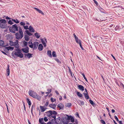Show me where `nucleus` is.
<instances>
[{"instance_id":"1","label":"nucleus","mask_w":124,"mask_h":124,"mask_svg":"<svg viewBox=\"0 0 124 124\" xmlns=\"http://www.w3.org/2000/svg\"><path fill=\"white\" fill-rule=\"evenodd\" d=\"M23 36V31L21 27H19V33L16 32L15 34V38L18 39H22Z\"/></svg>"},{"instance_id":"2","label":"nucleus","mask_w":124,"mask_h":124,"mask_svg":"<svg viewBox=\"0 0 124 124\" xmlns=\"http://www.w3.org/2000/svg\"><path fill=\"white\" fill-rule=\"evenodd\" d=\"M29 94L31 96L39 101H40L41 100V97L40 96L38 95L35 92L32 91V90H30L29 91Z\"/></svg>"},{"instance_id":"3","label":"nucleus","mask_w":124,"mask_h":124,"mask_svg":"<svg viewBox=\"0 0 124 124\" xmlns=\"http://www.w3.org/2000/svg\"><path fill=\"white\" fill-rule=\"evenodd\" d=\"M19 27H21L19 26H18L16 24H15L13 25L12 27H10L9 28V30L11 32L15 33L16 31H18Z\"/></svg>"},{"instance_id":"4","label":"nucleus","mask_w":124,"mask_h":124,"mask_svg":"<svg viewBox=\"0 0 124 124\" xmlns=\"http://www.w3.org/2000/svg\"><path fill=\"white\" fill-rule=\"evenodd\" d=\"M6 21L4 19H2L0 23V28L2 29H5L7 27L6 24Z\"/></svg>"},{"instance_id":"5","label":"nucleus","mask_w":124,"mask_h":124,"mask_svg":"<svg viewBox=\"0 0 124 124\" xmlns=\"http://www.w3.org/2000/svg\"><path fill=\"white\" fill-rule=\"evenodd\" d=\"M17 52L14 53V54L16 56L22 58L23 57V54L21 52V50L18 49Z\"/></svg>"},{"instance_id":"6","label":"nucleus","mask_w":124,"mask_h":124,"mask_svg":"<svg viewBox=\"0 0 124 124\" xmlns=\"http://www.w3.org/2000/svg\"><path fill=\"white\" fill-rule=\"evenodd\" d=\"M29 48L28 47H26L24 48L21 49V50L23 51L24 53H27L29 52Z\"/></svg>"},{"instance_id":"7","label":"nucleus","mask_w":124,"mask_h":124,"mask_svg":"<svg viewBox=\"0 0 124 124\" xmlns=\"http://www.w3.org/2000/svg\"><path fill=\"white\" fill-rule=\"evenodd\" d=\"M14 46L16 48H18L19 47V44H18V41L17 40H16V41L14 42Z\"/></svg>"},{"instance_id":"8","label":"nucleus","mask_w":124,"mask_h":124,"mask_svg":"<svg viewBox=\"0 0 124 124\" xmlns=\"http://www.w3.org/2000/svg\"><path fill=\"white\" fill-rule=\"evenodd\" d=\"M39 45V43L38 42H34L33 44V49H36L38 47Z\"/></svg>"},{"instance_id":"9","label":"nucleus","mask_w":124,"mask_h":124,"mask_svg":"<svg viewBox=\"0 0 124 124\" xmlns=\"http://www.w3.org/2000/svg\"><path fill=\"white\" fill-rule=\"evenodd\" d=\"M64 107L62 103H60L57 105V108L60 109H63Z\"/></svg>"},{"instance_id":"10","label":"nucleus","mask_w":124,"mask_h":124,"mask_svg":"<svg viewBox=\"0 0 124 124\" xmlns=\"http://www.w3.org/2000/svg\"><path fill=\"white\" fill-rule=\"evenodd\" d=\"M32 54H31L29 53H27V54H24V55L25 56V57L26 58H27L26 57H27L29 59L31 57H32Z\"/></svg>"},{"instance_id":"11","label":"nucleus","mask_w":124,"mask_h":124,"mask_svg":"<svg viewBox=\"0 0 124 124\" xmlns=\"http://www.w3.org/2000/svg\"><path fill=\"white\" fill-rule=\"evenodd\" d=\"M40 107L41 112H44L46 109V108L45 107V106H40Z\"/></svg>"},{"instance_id":"12","label":"nucleus","mask_w":124,"mask_h":124,"mask_svg":"<svg viewBox=\"0 0 124 124\" xmlns=\"http://www.w3.org/2000/svg\"><path fill=\"white\" fill-rule=\"evenodd\" d=\"M43 46L42 44H39L38 47V50L40 51H41L43 50Z\"/></svg>"},{"instance_id":"13","label":"nucleus","mask_w":124,"mask_h":124,"mask_svg":"<svg viewBox=\"0 0 124 124\" xmlns=\"http://www.w3.org/2000/svg\"><path fill=\"white\" fill-rule=\"evenodd\" d=\"M78 89L80 90L83 91L84 90V87L82 85H78Z\"/></svg>"},{"instance_id":"14","label":"nucleus","mask_w":124,"mask_h":124,"mask_svg":"<svg viewBox=\"0 0 124 124\" xmlns=\"http://www.w3.org/2000/svg\"><path fill=\"white\" fill-rule=\"evenodd\" d=\"M28 29L31 32H34V29L31 26H29Z\"/></svg>"},{"instance_id":"15","label":"nucleus","mask_w":124,"mask_h":124,"mask_svg":"<svg viewBox=\"0 0 124 124\" xmlns=\"http://www.w3.org/2000/svg\"><path fill=\"white\" fill-rule=\"evenodd\" d=\"M51 53V51L50 50H48L47 51V54L49 57H52Z\"/></svg>"},{"instance_id":"16","label":"nucleus","mask_w":124,"mask_h":124,"mask_svg":"<svg viewBox=\"0 0 124 124\" xmlns=\"http://www.w3.org/2000/svg\"><path fill=\"white\" fill-rule=\"evenodd\" d=\"M9 67V65H8L7 66V68L6 70L7 73V76H8L9 74L10 70Z\"/></svg>"},{"instance_id":"17","label":"nucleus","mask_w":124,"mask_h":124,"mask_svg":"<svg viewBox=\"0 0 124 124\" xmlns=\"http://www.w3.org/2000/svg\"><path fill=\"white\" fill-rule=\"evenodd\" d=\"M56 105L54 104H50L49 105V106L51 108H53V109H54Z\"/></svg>"},{"instance_id":"18","label":"nucleus","mask_w":124,"mask_h":124,"mask_svg":"<svg viewBox=\"0 0 124 124\" xmlns=\"http://www.w3.org/2000/svg\"><path fill=\"white\" fill-rule=\"evenodd\" d=\"M14 48V47H12L11 46H9L8 47H5L6 49L8 50H10L11 51L13 50Z\"/></svg>"},{"instance_id":"19","label":"nucleus","mask_w":124,"mask_h":124,"mask_svg":"<svg viewBox=\"0 0 124 124\" xmlns=\"http://www.w3.org/2000/svg\"><path fill=\"white\" fill-rule=\"evenodd\" d=\"M0 46H6L4 45V41L2 40H0Z\"/></svg>"},{"instance_id":"20","label":"nucleus","mask_w":124,"mask_h":124,"mask_svg":"<svg viewBox=\"0 0 124 124\" xmlns=\"http://www.w3.org/2000/svg\"><path fill=\"white\" fill-rule=\"evenodd\" d=\"M52 111L49 110L47 112V115L49 117L50 116H52Z\"/></svg>"},{"instance_id":"21","label":"nucleus","mask_w":124,"mask_h":124,"mask_svg":"<svg viewBox=\"0 0 124 124\" xmlns=\"http://www.w3.org/2000/svg\"><path fill=\"white\" fill-rule=\"evenodd\" d=\"M39 122L41 124H46V123H45L44 122L43 118L39 119Z\"/></svg>"},{"instance_id":"22","label":"nucleus","mask_w":124,"mask_h":124,"mask_svg":"<svg viewBox=\"0 0 124 124\" xmlns=\"http://www.w3.org/2000/svg\"><path fill=\"white\" fill-rule=\"evenodd\" d=\"M29 46L31 48H32L33 47V44L32 42L29 41Z\"/></svg>"},{"instance_id":"23","label":"nucleus","mask_w":124,"mask_h":124,"mask_svg":"<svg viewBox=\"0 0 124 124\" xmlns=\"http://www.w3.org/2000/svg\"><path fill=\"white\" fill-rule=\"evenodd\" d=\"M85 97L87 99H88L89 98V96L88 95V93H83Z\"/></svg>"},{"instance_id":"24","label":"nucleus","mask_w":124,"mask_h":124,"mask_svg":"<svg viewBox=\"0 0 124 124\" xmlns=\"http://www.w3.org/2000/svg\"><path fill=\"white\" fill-rule=\"evenodd\" d=\"M25 32L29 36H31L32 35V34L29 31L26 30L25 31Z\"/></svg>"},{"instance_id":"25","label":"nucleus","mask_w":124,"mask_h":124,"mask_svg":"<svg viewBox=\"0 0 124 124\" xmlns=\"http://www.w3.org/2000/svg\"><path fill=\"white\" fill-rule=\"evenodd\" d=\"M35 35L37 39H39V37H40V36L39 35V34L37 32H36L35 34Z\"/></svg>"},{"instance_id":"26","label":"nucleus","mask_w":124,"mask_h":124,"mask_svg":"<svg viewBox=\"0 0 124 124\" xmlns=\"http://www.w3.org/2000/svg\"><path fill=\"white\" fill-rule=\"evenodd\" d=\"M67 116V117H65V118L67 120H70V118L71 117L70 116H69V115H64V116Z\"/></svg>"},{"instance_id":"27","label":"nucleus","mask_w":124,"mask_h":124,"mask_svg":"<svg viewBox=\"0 0 124 124\" xmlns=\"http://www.w3.org/2000/svg\"><path fill=\"white\" fill-rule=\"evenodd\" d=\"M12 20L16 23H19V21L16 19V20L12 19Z\"/></svg>"},{"instance_id":"28","label":"nucleus","mask_w":124,"mask_h":124,"mask_svg":"<svg viewBox=\"0 0 124 124\" xmlns=\"http://www.w3.org/2000/svg\"><path fill=\"white\" fill-rule=\"evenodd\" d=\"M26 100L27 102L28 103V105L29 106V107H30L31 105V102L30 101V100L28 98H27Z\"/></svg>"},{"instance_id":"29","label":"nucleus","mask_w":124,"mask_h":124,"mask_svg":"<svg viewBox=\"0 0 124 124\" xmlns=\"http://www.w3.org/2000/svg\"><path fill=\"white\" fill-rule=\"evenodd\" d=\"M77 94L78 96L80 97H82L83 95L82 94L79 92H78L77 93Z\"/></svg>"},{"instance_id":"30","label":"nucleus","mask_w":124,"mask_h":124,"mask_svg":"<svg viewBox=\"0 0 124 124\" xmlns=\"http://www.w3.org/2000/svg\"><path fill=\"white\" fill-rule=\"evenodd\" d=\"M52 55L54 57H56L57 56L56 54L55 51H53L52 52Z\"/></svg>"},{"instance_id":"31","label":"nucleus","mask_w":124,"mask_h":124,"mask_svg":"<svg viewBox=\"0 0 124 124\" xmlns=\"http://www.w3.org/2000/svg\"><path fill=\"white\" fill-rule=\"evenodd\" d=\"M65 119H66L65 118V116H64L63 117H62V123H60V124H62V123L63 122H65Z\"/></svg>"},{"instance_id":"32","label":"nucleus","mask_w":124,"mask_h":124,"mask_svg":"<svg viewBox=\"0 0 124 124\" xmlns=\"http://www.w3.org/2000/svg\"><path fill=\"white\" fill-rule=\"evenodd\" d=\"M24 38L25 40L26 41H27L29 40V37L27 35H25V36Z\"/></svg>"},{"instance_id":"33","label":"nucleus","mask_w":124,"mask_h":124,"mask_svg":"<svg viewBox=\"0 0 124 124\" xmlns=\"http://www.w3.org/2000/svg\"><path fill=\"white\" fill-rule=\"evenodd\" d=\"M71 105V103H68L66 104L65 105V106L66 107H70Z\"/></svg>"},{"instance_id":"34","label":"nucleus","mask_w":124,"mask_h":124,"mask_svg":"<svg viewBox=\"0 0 124 124\" xmlns=\"http://www.w3.org/2000/svg\"><path fill=\"white\" fill-rule=\"evenodd\" d=\"M89 101V102L90 103V104H91L93 106V105H95V103L92 100H90Z\"/></svg>"},{"instance_id":"35","label":"nucleus","mask_w":124,"mask_h":124,"mask_svg":"<svg viewBox=\"0 0 124 124\" xmlns=\"http://www.w3.org/2000/svg\"><path fill=\"white\" fill-rule=\"evenodd\" d=\"M70 116L71 117L70 119L71 122H74V118L71 116Z\"/></svg>"},{"instance_id":"36","label":"nucleus","mask_w":124,"mask_h":124,"mask_svg":"<svg viewBox=\"0 0 124 124\" xmlns=\"http://www.w3.org/2000/svg\"><path fill=\"white\" fill-rule=\"evenodd\" d=\"M10 43H9V45L10 46H14V42H13L12 41H9Z\"/></svg>"},{"instance_id":"37","label":"nucleus","mask_w":124,"mask_h":124,"mask_svg":"<svg viewBox=\"0 0 124 124\" xmlns=\"http://www.w3.org/2000/svg\"><path fill=\"white\" fill-rule=\"evenodd\" d=\"M23 43L24 46L26 47L27 46V42L25 41H23Z\"/></svg>"},{"instance_id":"38","label":"nucleus","mask_w":124,"mask_h":124,"mask_svg":"<svg viewBox=\"0 0 124 124\" xmlns=\"http://www.w3.org/2000/svg\"><path fill=\"white\" fill-rule=\"evenodd\" d=\"M82 74V75L83 77L85 79L86 81L87 82H88L87 79L85 77V74L84 73H83Z\"/></svg>"},{"instance_id":"39","label":"nucleus","mask_w":124,"mask_h":124,"mask_svg":"<svg viewBox=\"0 0 124 124\" xmlns=\"http://www.w3.org/2000/svg\"><path fill=\"white\" fill-rule=\"evenodd\" d=\"M52 115L54 114L56 115L57 114V112L55 111L54 110L52 111Z\"/></svg>"},{"instance_id":"40","label":"nucleus","mask_w":124,"mask_h":124,"mask_svg":"<svg viewBox=\"0 0 124 124\" xmlns=\"http://www.w3.org/2000/svg\"><path fill=\"white\" fill-rule=\"evenodd\" d=\"M20 24L21 25V26H24V25H25V23H24L23 22H21L20 23Z\"/></svg>"},{"instance_id":"41","label":"nucleus","mask_w":124,"mask_h":124,"mask_svg":"<svg viewBox=\"0 0 124 124\" xmlns=\"http://www.w3.org/2000/svg\"><path fill=\"white\" fill-rule=\"evenodd\" d=\"M23 27L25 30H27L29 28H28V25H26V26H23Z\"/></svg>"},{"instance_id":"42","label":"nucleus","mask_w":124,"mask_h":124,"mask_svg":"<svg viewBox=\"0 0 124 124\" xmlns=\"http://www.w3.org/2000/svg\"><path fill=\"white\" fill-rule=\"evenodd\" d=\"M8 23L9 24H12L13 23L12 22V21L11 20H9L8 21Z\"/></svg>"},{"instance_id":"43","label":"nucleus","mask_w":124,"mask_h":124,"mask_svg":"<svg viewBox=\"0 0 124 124\" xmlns=\"http://www.w3.org/2000/svg\"><path fill=\"white\" fill-rule=\"evenodd\" d=\"M54 60L58 63H61V62L57 58H55Z\"/></svg>"},{"instance_id":"44","label":"nucleus","mask_w":124,"mask_h":124,"mask_svg":"<svg viewBox=\"0 0 124 124\" xmlns=\"http://www.w3.org/2000/svg\"><path fill=\"white\" fill-rule=\"evenodd\" d=\"M51 101L52 102H54L56 101V100L54 99H53L52 98H51Z\"/></svg>"},{"instance_id":"45","label":"nucleus","mask_w":124,"mask_h":124,"mask_svg":"<svg viewBox=\"0 0 124 124\" xmlns=\"http://www.w3.org/2000/svg\"><path fill=\"white\" fill-rule=\"evenodd\" d=\"M39 13L41 14H42L44 15V14L43 12L41 10L39 9V11H38Z\"/></svg>"},{"instance_id":"46","label":"nucleus","mask_w":124,"mask_h":124,"mask_svg":"<svg viewBox=\"0 0 124 124\" xmlns=\"http://www.w3.org/2000/svg\"><path fill=\"white\" fill-rule=\"evenodd\" d=\"M76 41L77 43L78 44H79L80 42L81 43V41L79 39H78L77 40H76Z\"/></svg>"},{"instance_id":"47","label":"nucleus","mask_w":124,"mask_h":124,"mask_svg":"<svg viewBox=\"0 0 124 124\" xmlns=\"http://www.w3.org/2000/svg\"><path fill=\"white\" fill-rule=\"evenodd\" d=\"M100 121L102 124H106V123L103 120L101 119Z\"/></svg>"},{"instance_id":"48","label":"nucleus","mask_w":124,"mask_h":124,"mask_svg":"<svg viewBox=\"0 0 124 124\" xmlns=\"http://www.w3.org/2000/svg\"><path fill=\"white\" fill-rule=\"evenodd\" d=\"M80 105H83L84 104V102L83 101H80Z\"/></svg>"},{"instance_id":"49","label":"nucleus","mask_w":124,"mask_h":124,"mask_svg":"<svg viewBox=\"0 0 124 124\" xmlns=\"http://www.w3.org/2000/svg\"><path fill=\"white\" fill-rule=\"evenodd\" d=\"M120 28V27H119V26L117 25L116 26L115 28V30H116L117 29Z\"/></svg>"},{"instance_id":"50","label":"nucleus","mask_w":124,"mask_h":124,"mask_svg":"<svg viewBox=\"0 0 124 124\" xmlns=\"http://www.w3.org/2000/svg\"><path fill=\"white\" fill-rule=\"evenodd\" d=\"M41 41L42 43L43 44H44L45 43V41L43 39H41Z\"/></svg>"},{"instance_id":"51","label":"nucleus","mask_w":124,"mask_h":124,"mask_svg":"<svg viewBox=\"0 0 124 124\" xmlns=\"http://www.w3.org/2000/svg\"><path fill=\"white\" fill-rule=\"evenodd\" d=\"M79 45H80V46L81 47V49H82V50H84V48H83V47H82V45H81V42H80V43H79Z\"/></svg>"},{"instance_id":"52","label":"nucleus","mask_w":124,"mask_h":124,"mask_svg":"<svg viewBox=\"0 0 124 124\" xmlns=\"http://www.w3.org/2000/svg\"><path fill=\"white\" fill-rule=\"evenodd\" d=\"M44 120L46 122L48 120V119L46 117H45L44 118Z\"/></svg>"},{"instance_id":"53","label":"nucleus","mask_w":124,"mask_h":124,"mask_svg":"<svg viewBox=\"0 0 124 124\" xmlns=\"http://www.w3.org/2000/svg\"><path fill=\"white\" fill-rule=\"evenodd\" d=\"M47 90L48 92V94L50 93L51 92V91H52V90L51 89H47Z\"/></svg>"},{"instance_id":"54","label":"nucleus","mask_w":124,"mask_h":124,"mask_svg":"<svg viewBox=\"0 0 124 124\" xmlns=\"http://www.w3.org/2000/svg\"><path fill=\"white\" fill-rule=\"evenodd\" d=\"M114 118L117 121H119V120H118V118L117 117V116H114Z\"/></svg>"},{"instance_id":"55","label":"nucleus","mask_w":124,"mask_h":124,"mask_svg":"<svg viewBox=\"0 0 124 124\" xmlns=\"http://www.w3.org/2000/svg\"><path fill=\"white\" fill-rule=\"evenodd\" d=\"M48 104H49V102H48V101H47V102H46L45 103V106H48Z\"/></svg>"},{"instance_id":"56","label":"nucleus","mask_w":124,"mask_h":124,"mask_svg":"<svg viewBox=\"0 0 124 124\" xmlns=\"http://www.w3.org/2000/svg\"><path fill=\"white\" fill-rule=\"evenodd\" d=\"M120 85L121 86H122L124 89V84L121 82H120Z\"/></svg>"},{"instance_id":"57","label":"nucleus","mask_w":124,"mask_h":124,"mask_svg":"<svg viewBox=\"0 0 124 124\" xmlns=\"http://www.w3.org/2000/svg\"><path fill=\"white\" fill-rule=\"evenodd\" d=\"M68 121L66 120L65 122H63V124H68Z\"/></svg>"},{"instance_id":"58","label":"nucleus","mask_w":124,"mask_h":124,"mask_svg":"<svg viewBox=\"0 0 124 124\" xmlns=\"http://www.w3.org/2000/svg\"><path fill=\"white\" fill-rule=\"evenodd\" d=\"M99 9L101 12H102L103 10V9L101 8H99Z\"/></svg>"},{"instance_id":"59","label":"nucleus","mask_w":124,"mask_h":124,"mask_svg":"<svg viewBox=\"0 0 124 124\" xmlns=\"http://www.w3.org/2000/svg\"><path fill=\"white\" fill-rule=\"evenodd\" d=\"M51 117L54 118L55 120L56 119V116L55 115L53 116L52 115L51 116Z\"/></svg>"},{"instance_id":"60","label":"nucleus","mask_w":124,"mask_h":124,"mask_svg":"<svg viewBox=\"0 0 124 124\" xmlns=\"http://www.w3.org/2000/svg\"><path fill=\"white\" fill-rule=\"evenodd\" d=\"M69 72L70 73V74L71 75H72V72L69 67Z\"/></svg>"},{"instance_id":"61","label":"nucleus","mask_w":124,"mask_h":124,"mask_svg":"<svg viewBox=\"0 0 124 124\" xmlns=\"http://www.w3.org/2000/svg\"><path fill=\"white\" fill-rule=\"evenodd\" d=\"M94 2V3L97 5L98 4V3L97 1H96L95 0H94V1H93Z\"/></svg>"},{"instance_id":"62","label":"nucleus","mask_w":124,"mask_h":124,"mask_svg":"<svg viewBox=\"0 0 124 124\" xmlns=\"http://www.w3.org/2000/svg\"><path fill=\"white\" fill-rule=\"evenodd\" d=\"M6 19H11V18H10V17H8V16H7L6 18Z\"/></svg>"},{"instance_id":"63","label":"nucleus","mask_w":124,"mask_h":124,"mask_svg":"<svg viewBox=\"0 0 124 124\" xmlns=\"http://www.w3.org/2000/svg\"><path fill=\"white\" fill-rule=\"evenodd\" d=\"M55 93L56 94H57V95H59V93L57 91H55Z\"/></svg>"},{"instance_id":"64","label":"nucleus","mask_w":124,"mask_h":124,"mask_svg":"<svg viewBox=\"0 0 124 124\" xmlns=\"http://www.w3.org/2000/svg\"><path fill=\"white\" fill-rule=\"evenodd\" d=\"M119 124H123L122 121H119Z\"/></svg>"}]
</instances>
